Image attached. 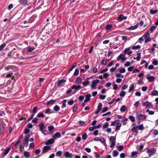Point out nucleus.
I'll use <instances>...</instances> for the list:
<instances>
[{"label":"nucleus","mask_w":158,"mask_h":158,"mask_svg":"<svg viewBox=\"0 0 158 158\" xmlns=\"http://www.w3.org/2000/svg\"><path fill=\"white\" fill-rule=\"evenodd\" d=\"M119 70L120 73H124L126 71L125 69L124 68L120 69Z\"/></svg>","instance_id":"54"},{"label":"nucleus","mask_w":158,"mask_h":158,"mask_svg":"<svg viewBox=\"0 0 158 158\" xmlns=\"http://www.w3.org/2000/svg\"><path fill=\"white\" fill-rule=\"evenodd\" d=\"M51 149V147L49 146H44L43 149L42 154L47 152L49 150Z\"/></svg>","instance_id":"5"},{"label":"nucleus","mask_w":158,"mask_h":158,"mask_svg":"<svg viewBox=\"0 0 158 158\" xmlns=\"http://www.w3.org/2000/svg\"><path fill=\"white\" fill-rule=\"evenodd\" d=\"M112 25H111L108 24L106 26V29L107 30H109L112 28Z\"/></svg>","instance_id":"49"},{"label":"nucleus","mask_w":158,"mask_h":158,"mask_svg":"<svg viewBox=\"0 0 158 158\" xmlns=\"http://www.w3.org/2000/svg\"><path fill=\"white\" fill-rule=\"evenodd\" d=\"M65 156L66 158H72V154H70L68 152H66L65 154Z\"/></svg>","instance_id":"18"},{"label":"nucleus","mask_w":158,"mask_h":158,"mask_svg":"<svg viewBox=\"0 0 158 158\" xmlns=\"http://www.w3.org/2000/svg\"><path fill=\"white\" fill-rule=\"evenodd\" d=\"M117 148L118 149V150L119 151H121L123 150L124 149V147L123 145L118 146L117 147Z\"/></svg>","instance_id":"33"},{"label":"nucleus","mask_w":158,"mask_h":158,"mask_svg":"<svg viewBox=\"0 0 158 158\" xmlns=\"http://www.w3.org/2000/svg\"><path fill=\"white\" fill-rule=\"evenodd\" d=\"M29 138H30L29 135H28L27 136H26V137H25L23 141H25V142H26V143H27V145L26 146V147H27L28 145V139H29Z\"/></svg>","instance_id":"22"},{"label":"nucleus","mask_w":158,"mask_h":158,"mask_svg":"<svg viewBox=\"0 0 158 158\" xmlns=\"http://www.w3.org/2000/svg\"><path fill=\"white\" fill-rule=\"evenodd\" d=\"M60 107L59 106L57 105L55 106L53 108V110L56 112L60 110Z\"/></svg>","instance_id":"30"},{"label":"nucleus","mask_w":158,"mask_h":158,"mask_svg":"<svg viewBox=\"0 0 158 158\" xmlns=\"http://www.w3.org/2000/svg\"><path fill=\"white\" fill-rule=\"evenodd\" d=\"M40 149H38L35 151V153L36 155H38L40 152Z\"/></svg>","instance_id":"57"},{"label":"nucleus","mask_w":158,"mask_h":158,"mask_svg":"<svg viewBox=\"0 0 158 158\" xmlns=\"http://www.w3.org/2000/svg\"><path fill=\"white\" fill-rule=\"evenodd\" d=\"M146 118L147 116L145 115L142 114H138L136 116V119L139 120L145 119Z\"/></svg>","instance_id":"4"},{"label":"nucleus","mask_w":158,"mask_h":158,"mask_svg":"<svg viewBox=\"0 0 158 158\" xmlns=\"http://www.w3.org/2000/svg\"><path fill=\"white\" fill-rule=\"evenodd\" d=\"M87 137V136L86 133H85L82 135V139L84 140H85Z\"/></svg>","instance_id":"41"},{"label":"nucleus","mask_w":158,"mask_h":158,"mask_svg":"<svg viewBox=\"0 0 158 158\" xmlns=\"http://www.w3.org/2000/svg\"><path fill=\"white\" fill-rule=\"evenodd\" d=\"M27 116H28L27 114H25L24 115H23L22 116V117H20L19 118V120L20 121L25 120L26 118H27Z\"/></svg>","instance_id":"26"},{"label":"nucleus","mask_w":158,"mask_h":158,"mask_svg":"<svg viewBox=\"0 0 158 158\" xmlns=\"http://www.w3.org/2000/svg\"><path fill=\"white\" fill-rule=\"evenodd\" d=\"M91 95L90 94H88L85 96V99L84 100V102H89L90 100Z\"/></svg>","instance_id":"11"},{"label":"nucleus","mask_w":158,"mask_h":158,"mask_svg":"<svg viewBox=\"0 0 158 158\" xmlns=\"http://www.w3.org/2000/svg\"><path fill=\"white\" fill-rule=\"evenodd\" d=\"M10 73V78L12 80H16L17 79L18 77H17V74L16 73Z\"/></svg>","instance_id":"8"},{"label":"nucleus","mask_w":158,"mask_h":158,"mask_svg":"<svg viewBox=\"0 0 158 158\" xmlns=\"http://www.w3.org/2000/svg\"><path fill=\"white\" fill-rule=\"evenodd\" d=\"M30 131V130L28 128L26 129L24 131V133L25 134H27Z\"/></svg>","instance_id":"61"},{"label":"nucleus","mask_w":158,"mask_h":158,"mask_svg":"<svg viewBox=\"0 0 158 158\" xmlns=\"http://www.w3.org/2000/svg\"><path fill=\"white\" fill-rule=\"evenodd\" d=\"M39 127H40V130L42 132V133L44 135L47 134L48 131L47 130H43V129L45 128L44 127V123L42 122L40 123L39 125Z\"/></svg>","instance_id":"1"},{"label":"nucleus","mask_w":158,"mask_h":158,"mask_svg":"<svg viewBox=\"0 0 158 158\" xmlns=\"http://www.w3.org/2000/svg\"><path fill=\"white\" fill-rule=\"evenodd\" d=\"M146 112H148L149 114L150 115H153L154 114V112L153 111H150L149 109L146 110Z\"/></svg>","instance_id":"45"},{"label":"nucleus","mask_w":158,"mask_h":158,"mask_svg":"<svg viewBox=\"0 0 158 158\" xmlns=\"http://www.w3.org/2000/svg\"><path fill=\"white\" fill-rule=\"evenodd\" d=\"M115 137L114 136H112L110 137V140L111 141V142L112 141H115Z\"/></svg>","instance_id":"60"},{"label":"nucleus","mask_w":158,"mask_h":158,"mask_svg":"<svg viewBox=\"0 0 158 158\" xmlns=\"http://www.w3.org/2000/svg\"><path fill=\"white\" fill-rule=\"evenodd\" d=\"M119 120H117L113 121L111 123L110 125L111 126H114L116 125L117 122L119 121Z\"/></svg>","instance_id":"39"},{"label":"nucleus","mask_w":158,"mask_h":158,"mask_svg":"<svg viewBox=\"0 0 158 158\" xmlns=\"http://www.w3.org/2000/svg\"><path fill=\"white\" fill-rule=\"evenodd\" d=\"M138 127L139 128V129L140 130H142L144 129V127L143 126V124H142L140 125H139Z\"/></svg>","instance_id":"50"},{"label":"nucleus","mask_w":158,"mask_h":158,"mask_svg":"<svg viewBox=\"0 0 158 158\" xmlns=\"http://www.w3.org/2000/svg\"><path fill=\"white\" fill-rule=\"evenodd\" d=\"M108 107L106 106V107H105L103 108V110H102V113H104V112H106L108 110Z\"/></svg>","instance_id":"59"},{"label":"nucleus","mask_w":158,"mask_h":158,"mask_svg":"<svg viewBox=\"0 0 158 158\" xmlns=\"http://www.w3.org/2000/svg\"><path fill=\"white\" fill-rule=\"evenodd\" d=\"M156 152V150L154 148L152 149H148L147 151V153H148L149 155V157H150L154 154Z\"/></svg>","instance_id":"3"},{"label":"nucleus","mask_w":158,"mask_h":158,"mask_svg":"<svg viewBox=\"0 0 158 158\" xmlns=\"http://www.w3.org/2000/svg\"><path fill=\"white\" fill-rule=\"evenodd\" d=\"M138 128V126H137L133 127L131 129V131L133 133H135L137 131Z\"/></svg>","instance_id":"28"},{"label":"nucleus","mask_w":158,"mask_h":158,"mask_svg":"<svg viewBox=\"0 0 158 158\" xmlns=\"http://www.w3.org/2000/svg\"><path fill=\"white\" fill-rule=\"evenodd\" d=\"M129 118L132 122H134L135 121V117L133 116H130L129 117Z\"/></svg>","instance_id":"32"},{"label":"nucleus","mask_w":158,"mask_h":158,"mask_svg":"<svg viewBox=\"0 0 158 158\" xmlns=\"http://www.w3.org/2000/svg\"><path fill=\"white\" fill-rule=\"evenodd\" d=\"M123 56L122 54H121L117 57V60H119L120 59H122L123 57Z\"/></svg>","instance_id":"58"},{"label":"nucleus","mask_w":158,"mask_h":158,"mask_svg":"<svg viewBox=\"0 0 158 158\" xmlns=\"http://www.w3.org/2000/svg\"><path fill=\"white\" fill-rule=\"evenodd\" d=\"M146 78L148 80L149 82H152L154 80L155 77L150 75H148L146 77Z\"/></svg>","instance_id":"10"},{"label":"nucleus","mask_w":158,"mask_h":158,"mask_svg":"<svg viewBox=\"0 0 158 158\" xmlns=\"http://www.w3.org/2000/svg\"><path fill=\"white\" fill-rule=\"evenodd\" d=\"M56 102V100H51L47 102V105H52Z\"/></svg>","instance_id":"21"},{"label":"nucleus","mask_w":158,"mask_h":158,"mask_svg":"<svg viewBox=\"0 0 158 158\" xmlns=\"http://www.w3.org/2000/svg\"><path fill=\"white\" fill-rule=\"evenodd\" d=\"M138 153V152H131V155L132 157H134L135 156L137 155Z\"/></svg>","instance_id":"53"},{"label":"nucleus","mask_w":158,"mask_h":158,"mask_svg":"<svg viewBox=\"0 0 158 158\" xmlns=\"http://www.w3.org/2000/svg\"><path fill=\"white\" fill-rule=\"evenodd\" d=\"M19 2L21 4L23 5H26L27 3V0H19Z\"/></svg>","instance_id":"24"},{"label":"nucleus","mask_w":158,"mask_h":158,"mask_svg":"<svg viewBox=\"0 0 158 158\" xmlns=\"http://www.w3.org/2000/svg\"><path fill=\"white\" fill-rule=\"evenodd\" d=\"M62 154V152L61 151L57 152L56 153V155L57 156H60Z\"/></svg>","instance_id":"35"},{"label":"nucleus","mask_w":158,"mask_h":158,"mask_svg":"<svg viewBox=\"0 0 158 158\" xmlns=\"http://www.w3.org/2000/svg\"><path fill=\"white\" fill-rule=\"evenodd\" d=\"M6 45L5 44H3L0 46V51L3 50V48L6 46Z\"/></svg>","instance_id":"47"},{"label":"nucleus","mask_w":158,"mask_h":158,"mask_svg":"<svg viewBox=\"0 0 158 158\" xmlns=\"http://www.w3.org/2000/svg\"><path fill=\"white\" fill-rule=\"evenodd\" d=\"M134 89V85L133 84H131L129 87V89L128 90L129 92H131Z\"/></svg>","instance_id":"23"},{"label":"nucleus","mask_w":158,"mask_h":158,"mask_svg":"<svg viewBox=\"0 0 158 158\" xmlns=\"http://www.w3.org/2000/svg\"><path fill=\"white\" fill-rule=\"evenodd\" d=\"M34 49V48H32V47H28V48L27 51H28V52H31Z\"/></svg>","instance_id":"55"},{"label":"nucleus","mask_w":158,"mask_h":158,"mask_svg":"<svg viewBox=\"0 0 158 158\" xmlns=\"http://www.w3.org/2000/svg\"><path fill=\"white\" fill-rule=\"evenodd\" d=\"M95 129V126L93 127H90L89 128V131H93Z\"/></svg>","instance_id":"62"},{"label":"nucleus","mask_w":158,"mask_h":158,"mask_svg":"<svg viewBox=\"0 0 158 158\" xmlns=\"http://www.w3.org/2000/svg\"><path fill=\"white\" fill-rule=\"evenodd\" d=\"M107 61L106 59H103L101 61V64L102 65H105L106 64Z\"/></svg>","instance_id":"31"},{"label":"nucleus","mask_w":158,"mask_h":158,"mask_svg":"<svg viewBox=\"0 0 158 158\" xmlns=\"http://www.w3.org/2000/svg\"><path fill=\"white\" fill-rule=\"evenodd\" d=\"M99 81L100 80L98 79H96L93 81L91 86V88L92 89H94L95 88V87L96 86V84L98 83L99 82Z\"/></svg>","instance_id":"6"},{"label":"nucleus","mask_w":158,"mask_h":158,"mask_svg":"<svg viewBox=\"0 0 158 158\" xmlns=\"http://www.w3.org/2000/svg\"><path fill=\"white\" fill-rule=\"evenodd\" d=\"M48 128L49 131L51 132L54 129V127L53 126H50L48 127Z\"/></svg>","instance_id":"42"},{"label":"nucleus","mask_w":158,"mask_h":158,"mask_svg":"<svg viewBox=\"0 0 158 158\" xmlns=\"http://www.w3.org/2000/svg\"><path fill=\"white\" fill-rule=\"evenodd\" d=\"M10 150V148H7V149H6L5 151H4L3 154L4 155H6L9 152V150Z\"/></svg>","instance_id":"56"},{"label":"nucleus","mask_w":158,"mask_h":158,"mask_svg":"<svg viewBox=\"0 0 158 158\" xmlns=\"http://www.w3.org/2000/svg\"><path fill=\"white\" fill-rule=\"evenodd\" d=\"M126 106L125 105H123L120 108V111L122 112H124L126 110Z\"/></svg>","instance_id":"25"},{"label":"nucleus","mask_w":158,"mask_h":158,"mask_svg":"<svg viewBox=\"0 0 158 158\" xmlns=\"http://www.w3.org/2000/svg\"><path fill=\"white\" fill-rule=\"evenodd\" d=\"M122 124L120 123H118L116 125V128L115 131H118L120 129V127H121Z\"/></svg>","instance_id":"16"},{"label":"nucleus","mask_w":158,"mask_h":158,"mask_svg":"<svg viewBox=\"0 0 158 158\" xmlns=\"http://www.w3.org/2000/svg\"><path fill=\"white\" fill-rule=\"evenodd\" d=\"M151 95L153 96H158V91L156 90H153L151 92Z\"/></svg>","instance_id":"19"},{"label":"nucleus","mask_w":158,"mask_h":158,"mask_svg":"<svg viewBox=\"0 0 158 158\" xmlns=\"http://www.w3.org/2000/svg\"><path fill=\"white\" fill-rule=\"evenodd\" d=\"M37 117L38 118H44L45 117V115L44 114L42 113H39L37 115Z\"/></svg>","instance_id":"38"},{"label":"nucleus","mask_w":158,"mask_h":158,"mask_svg":"<svg viewBox=\"0 0 158 158\" xmlns=\"http://www.w3.org/2000/svg\"><path fill=\"white\" fill-rule=\"evenodd\" d=\"M102 104L101 103H99L98 105L97 106V109L96 111L95 112V114H98L101 111L102 107Z\"/></svg>","instance_id":"7"},{"label":"nucleus","mask_w":158,"mask_h":158,"mask_svg":"<svg viewBox=\"0 0 158 158\" xmlns=\"http://www.w3.org/2000/svg\"><path fill=\"white\" fill-rule=\"evenodd\" d=\"M54 139H49L46 142V144H52L54 142Z\"/></svg>","instance_id":"20"},{"label":"nucleus","mask_w":158,"mask_h":158,"mask_svg":"<svg viewBox=\"0 0 158 158\" xmlns=\"http://www.w3.org/2000/svg\"><path fill=\"white\" fill-rule=\"evenodd\" d=\"M89 81H87L83 83V85L84 86H86L89 85Z\"/></svg>","instance_id":"51"},{"label":"nucleus","mask_w":158,"mask_h":158,"mask_svg":"<svg viewBox=\"0 0 158 158\" xmlns=\"http://www.w3.org/2000/svg\"><path fill=\"white\" fill-rule=\"evenodd\" d=\"M113 156L116 157L118 156V153L116 150H114L113 152Z\"/></svg>","instance_id":"29"},{"label":"nucleus","mask_w":158,"mask_h":158,"mask_svg":"<svg viewBox=\"0 0 158 158\" xmlns=\"http://www.w3.org/2000/svg\"><path fill=\"white\" fill-rule=\"evenodd\" d=\"M79 70L77 69H76L75 71V72L73 73V75L75 76H76L78 75L79 74Z\"/></svg>","instance_id":"34"},{"label":"nucleus","mask_w":158,"mask_h":158,"mask_svg":"<svg viewBox=\"0 0 158 158\" xmlns=\"http://www.w3.org/2000/svg\"><path fill=\"white\" fill-rule=\"evenodd\" d=\"M109 126V124L107 122H106V124H104L103 126V129H106Z\"/></svg>","instance_id":"44"},{"label":"nucleus","mask_w":158,"mask_h":158,"mask_svg":"<svg viewBox=\"0 0 158 158\" xmlns=\"http://www.w3.org/2000/svg\"><path fill=\"white\" fill-rule=\"evenodd\" d=\"M67 100L66 99L64 100L62 102V105L61 106L62 108H63L66 107V102Z\"/></svg>","instance_id":"36"},{"label":"nucleus","mask_w":158,"mask_h":158,"mask_svg":"<svg viewBox=\"0 0 158 158\" xmlns=\"http://www.w3.org/2000/svg\"><path fill=\"white\" fill-rule=\"evenodd\" d=\"M66 80L63 79L58 81L56 82V85L59 87L63 86L65 84Z\"/></svg>","instance_id":"2"},{"label":"nucleus","mask_w":158,"mask_h":158,"mask_svg":"<svg viewBox=\"0 0 158 158\" xmlns=\"http://www.w3.org/2000/svg\"><path fill=\"white\" fill-rule=\"evenodd\" d=\"M141 46L140 45H138L136 46H133L132 47V49L133 50L140 49Z\"/></svg>","instance_id":"37"},{"label":"nucleus","mask_w":158,"mask_h":158,"mask_svg":"<svg viewBox=\"0 0 158 158\" xmlns=\"http://www.w3.org/2000/svg\"><path fill=\"white\" fill-rule=\"evenodd\" d=\"M127 17L124 16L123 15H120L118 19V20H119L120 21H122L123 20L126 19Z\"/></svg>","instance_id":"14"},{"label":"nucleus","mask_w":158,"mask_h":158,"mask_svg":"<svg viewBox=\"0 0 158 158\" xmlns=\"http://www.w3.org/2000/svg\"><path fill=\"white\" fill-rule=\"evenodd\" d=\"M126 94L125 92L124 91H122L120 94L119 95L120 97H123Z\"/></svg>","instance_id":"46"},{"label":"nucleus","mask_w":158,"mask_h":158,"mask_svg":"<svg viewBox=\"0 0 158 158\" xmlns=\"http://www.w3.org/2000/svg\"><path fill=\"white\" fill-rule=\"evenodd\" d=\"M143 106H147V107L150 108L152 106L151 103L149 102L148 101H146L145 102L143 103Z\"/></svg>","instance_id":"12"},{"label":"nucleus","mask_w":158,"mask_h":158,"mask_svg":"<svg viewBox=\"0 0 158 158\" xmlns=\"http://www.w3.org/2000/svg\"><path fill=\"white\" fill-rule=\"evenodd\" d=\"M61 136V134L59 132H56L53 135L52 137L53 139H56L57 138L60 137Z\"/></svg>","instance_id":"13"},{"label":"nucleus","mask_w":158,"mask_h":158,"mask_svg":"<svg viewBox=\"0 0 158 158\" xmlns=\"http://www.w3.org/2000/svg\"><path fill=\"white\" fill-rule=\"evenodd\" d=\"M72 89H74L76 90H78L82 88L81 86L80 85H73L71 87Z\"/></svg>","instance_id":"9"},{"label":"nucleus","mask_w":158,"mask_h":158,"mask_svg":"<svg viewBox=\"0 0 158 158\" xmlns=\"http://www.w3.org/2000/svg\"><path fill=\"white\" fill-rule=\"evenodd\" d=\"M116 77H121V78H123L124 76L123 75L121 74L120 73H118L116 75Z\"/></svg>","instance_id":"52"},{"label":"nucleus","mask_w":158,"mask_h":158,"mask_svg":"<svg viewBox=\"0 0 158 158\" xmlns=\"http://www.w3.org/2000/svg\"><path fill=\"white\" fill-rule=\"evenodd\" d=\"M38 120V118H34L32 120V122L33 123H37Z\"/></svg>","instance_id":"63"},{"label":"nucleus","mask_w":158,"mask_h":158,"mask_svg":"<svg viewBox=\"0 0 158 158\" xmlns=\"http://www.w3.org/2000/svg\"><path fill=\"white\" fill-rule=\"evenodd\" d=\"M139 24L138 23H137L136 25L134 26H132L130 27H129L128 29V30H134L135 29H136L138 26Z\"/></svg>","instance_id":"17"},{"label":"nucleus","mask_w":158,"mask_h":158,"mask_svg":"<svg viewBox=\"0 0 158 158\" xmlns=\"http://www.w3.org/2000/svg\"><path fill=\"white\" fill-rule=\"evenodd\" d=\"M156 26H152L150 29V33H152L153 31L156 29Z\"/></svg>","instance_id":"48"},{"label":"nucleus","mask_w":158,"mask_h":158,"mask_svg":"<svg viewBox=\"0 0 158 158\" xmlns=\"http://www.w3.org/2000/svg\"><path fill=\"white\" fill-rule=\"evenodd\" d=\"M82 80V78L80 77H77L76 80H75V83L76 84H80L81 83Z\"/></svg>","instance_id":"15"},{"label":"nucleus","mask_w":158,"mask_h":158,"mask_svg":"<svg viewBox=\"0 0 158 158\" xmlns=\"http://www.w3.org/2000/svg\"><path fill=\"white\" fill-rule=\"evenodd\" d=\"M150 12L151 14L153 15L156 13L157 12V10H150Z\"/></svg>","instance_id":"43"},{"label":"nucleus","mask_w":158,"mask_h":158,"mask_svg":"<svg viewBox=\"0 0 158 158\" xmlns=\"http://www.w3.org/2000/svg\"><path fill=\"white\" fill-rule=\"evenodd\" d=\"M37 109V108L36 106L34 107L32 110V113H35L36 112V111Z\"/></svg>","instance_id":"64"},{"label":"nucleus","mask_w":158,"mask_h":158,"mask_svg":"<svg viewBox=\"0 0 158 158\" xmlns=\"http://www.w3.org/2000/svg\"><path fill=\"white\" fill-rule=\"evenodd\" d=\"M24 156L26 157H28L30 156V153L29 152L25 151L23 153Z\"/></svg>","instance_id":"27"},{"label":"nucleus","mask_w":158,"mask_h":158,"mask_svg":"<svg viewBox=\"0 0 158 158\" xmlns=\"http://www.w3.org/2000/svg\"><path fill=\"white\" fill-rule=\"evenodd\" d=\"M137 57H136V59L138 60L139 61L141 58V53H139L137 54Z\"/></svg>","instance_id":"40"}]
</instances>
